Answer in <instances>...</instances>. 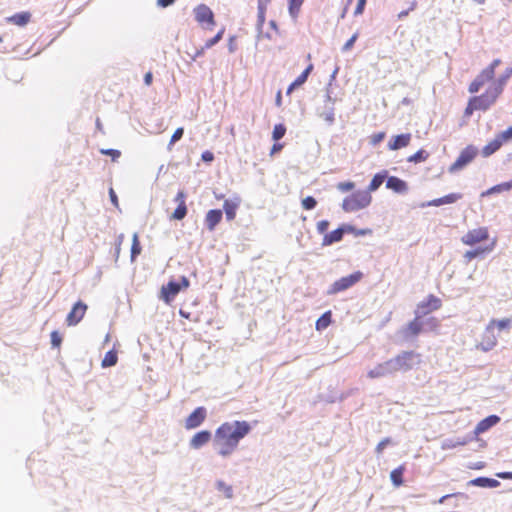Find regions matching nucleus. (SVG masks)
Wrapping results in <instances>:
<instances>
[{
  "label": "nucleus",
  "instance_id": "31",
  "mask_svg": "<svg viewBox=\"0 0 512 512\" xmlns=\"http://www.w3.org/2000/svg\"><path fill=\"white\" fill-rule=\"evenodd\" d=\"M30 19H31V14L27 11H23V12H19V13L12 15L7 20H8V22L13 23L18 26H25L26 24L29 23Z\"/></svg>",
  "mask_w": 512,
  "mask_h": 512
},
{
  "label": "nucleus",
  "instance_id": "45",
  "mask_svg": "<svg viewBox=\"0 0 512 512\" xmlns=\"http://www.w3.org/2000/svg\"><path fill=\"white\" fill-rule=\"evenodd\" d=\"M488 325H492L494 328L497 326V328L501 331L504 329H507L511 326V320L508 318L500 319V320H491Z\"/></svg>",
  "mask_w": 512,
  "mask_h": 512
},
{
  "label": "nucleus",
  "instance_id": "56",
  "mask_svg": "<svg viewBox=\"0 0 512 512\" xmlns=\"http://www.w3.org/2000/svg\"><path fill=\"white\" fill-rule=\"evenodd\" d=\"M503 143L512 140V126L498 134Z\"/></svg>",
  "mask_w": 512,
  "mask_h": 512
},
{
  "label": "nucleus",
  "instance_id": "22",
  "mask_svg": "<svg viewBox=\"0 0 512 512\" xmlns=\"http://www.w3.org/2000/svg\"><path fill=\"white\" fill-rule=\"evenodd\" d=\"M493 78L494 77L492 75L483 69L482 72L470 83L468 91L471 94L477 93L486 82Z\"/></svg>",
  "mask_w": 512,
  "mask_h": 512
},
{
  "label": "nucleus",
  "instance_id": "35",
  "mask_svg": "<svg viewBox=\"0 0 512 512\" xmlns=\"http://www.w3.org/2000/svg\"><path fill=\"white\" fill-rule=\"evenodd\" d=\"M141 251H142V247H141V244L139 241L138 234L134 233L133 238H132L131 251H130V257H131L132 262L136 260V258L140 255Z\"/></svg>",
  "mask_w": 512,
  "mask_h": 512
},
{
  "label": "nucleus",
  "instance_id": "47",
  "mask_svg": "<svg viewBox=\"0 0 512 512\" xmlns=\"http://www.w3.org/2000/svg\"><path fill=\"white\" fill-rule=\"evenodd\" d=\"M218 444L221 445V447L218 451V454L223 457L229 456L237 447V446H228V444L226 442H219Z\"/></svg>",
  "mask_w": 512,
  "mask_h": 512
},
{
  "label": "nucleus",
  "instance_id": "33",
  "mask_svg": "<svg viewBox=\"0 0 512 512\" xmlns=\"http://www.w3.org/2000/svg\"><path fill=\"white\" fill-rule=\"evenodd\" d=\"M332 322V312H324L316 321L315 327L317 331L326 329Z\"/></svg>",
  "mask_w": 512,
  "mask_h": 512
},
{
  "label": "nucleus",
  "instance_id": "12",
  "mask_svg": "<svg viewBox=\"0 0 512 512\" xmlns=\"http://www.w3.org/2000/svg\"><path fill=\"white\" fill-rule=\"evenodd\" d=\"M395 374L391 360L377 364L373 369L369 370L367 376L371 379L383 378Z\"/></svg>",
  "mask_w": 512,
  "mask_h": 512
},
{
  "label": "nucleus",
  "instance_id": "11",
  "mask_svg": "<svg viewBox=\"0 0 512 512\" xmlns=\"http://www.w3.org/2000/svg\"><path fill=\"white\" fill-rule=\"evenodd\" d=\"M347 231H352V229L350 227H346V223L341 224L335 230L328 232L324 235L322 240V246H331L335 243L342 241L344 235L347 234Z\"/></svg>",
  "mask_w": 512,
  "mask_h": 512
},
{
  "label": "nucleus",
  "instance_id": "60",
  "mask_svg": "<svg viewBox=\"0 0 512 512\" xmlns=\"http://www.w3.org/2000/svg\"><path fill=\"white\" fill-rule=\"evenodd\" d=\"M391 443V439L389 437L384 438L381 440L378 445L376 446V453L380 454L383 452V450L387 447L388 444Z\"/></svg>",
  "mask_w": 512,
  "mask_h": 512
},
{
  "label": "nucleus",
  "instance_id": "19",
  "mask_svg": "<svg viewBox=\"0 0 512 512\" xmlns=\"http://www.w3.org/2000/svg\"><path fill=\"white\" fill-rule=\"evenodd\" d=\"M386 188L392 190L397 194H406L408 192V183L397 177V176H389L386 181Z\"/></svg>",
  "mask_w": 512,
  "mask_h": 512
},
{
  "label": "nucleus",
  "instance_id": "7",
  "mask_svg": "<svg viewBox=\"0 0 512 512\" xmlns=\"http://www.w3.org/2000/svg\"><path fill=\"white\" fill-rule=\"evenodd\" d=\"M499 96L500 94L489 86L483 94L474 96L471 100L477 106L478 110L486 111L495 103Z\"/></svg>",
  "mask_w": 512,
  "mask_h": 512
},
{
  "label": "nucleus",
  "instance_id": "8",
  "mask_svg": "<svg viewBox=\"0 0 512 512\" xmlns=\"http://www.w3.org/2000/svg\"><path fill=\"white\" fill-rule=\"evenodd\" d=\"M441 306L442 301L435 295L430 294L426 299L417 305L415 315H417L418 318H422L428 313L440 309Z\"/></svg>",
  "mask_w": 512,
  "mask_h": 512
},
{
  "label": "nucleus",
  "instance_id": "38",
  "mask_svg": "<svg viewBox=\"0 0 512 512\" xmlns=\"http://www.w3.org/2000/svg\"><path fill=\"white\" fill-rule=\"evenodd\" d=\"M429 157V153L424 149H419L413 155L409 156L407 161L412 163L424 162Z\"/></svg>",
  "mask_w": 512,
  "mask_h": 512
},
{
  "label": "nucleus",
  "instance_id": "18",
  "mask_svg": "<svg viewBox=\"0 0 512 512\" xmlns=\"http://www.w3.org/2000/svg\"><path fill=\"white\" fill-rule=\"evenodd\" d=\"M500 421H501V418L496 414H492V415L485 417L484 419L479 421L478 424L476 425V427L473 431L474 436H478V435L490 430L492 427L496 426Z\"/></svg>",
  "mask_w": 512,
  "mask_h": 512
},
{
  "label": "nucleus",
  "instance_id": "17",
  "mask_svg": "<svg viewBox=\"0 0 512 512\" xmlns=\"http://www.w3.org/2000/svg\"><path fill=\"white\" fill-rule=\"evenodd\" d=\"M489 237L487 228H478L469 231L463 238L466 245H475L479 242L487 240Z\"/></svg>",
  "mask_w": 512,
  "mask_h": 512
},
{
  "label": "nucleus",
  "instance_id": "3",
  "mask_svg": "<svg viewBox=\"0 0 512 512\" xmlns=\"http://www.w3.org/2000/svg\"><path fill=\"white\" fill-rule=\"evenodd\" d=\"M390 360L395 373H406L420 363V354L415 351H402Z\"/></svg>",
  "mask_w": 512,
  "mask_h": 512
},
{
  "label": "nucleus",
  "instance_id": "32",
  "mask_svg": "<svg viewBox=\"0 0 512 512\" xmlns=\"http://www.w3.org/2000/svg\"><path fill=\"white\" fill-rule=\"evenodd\" d=\"M405 467L400 465L395 468L390 473V479L394 486L399 487L404 483L403 475H404Z\"/></svg>",
  "mask_w": 512,
  "mask_h": 512
},
{
  "label": "nucleus",
  "instance_id": "42",
  "mask_svg": "<svg viewBox=\"0 0 512 512\" xmlns=\"http://www.w3.org/2000/svg\"><path fill=\"white\" fill-rule=\"evenodd\" d=\"M346 227H350L352 229V231H347V234H354L355 236H366L372 234V230L369 228L358 229L349 223H346Z\"/></svg>",
  "mask_w": 512,
  "mask_h": 512
},
{
  "label": "nucleus",
  "instance_id": "29",
  "mask_svg": "<svg viewBox=\"0 0 512 512\" xmlns=\"http://www.w3.org/2000/svg\"><path fill=\"white\" fill-rule=\"evenodd\" d=\"M503 145V141L500 139V137L497 135L495 139L490 141L488 144H486L482 149V155L483 157H489L495 152H497L501 146Z\"/></svg>",
  "mask_w": 512,
  "mask_h": 512
},
{
  "label": "nucleus",
  "instance_id": "64",
  "mask_svg": "<svg viewBox=\"0 0 512 512\" xmlns=\"http://www.w3.org/2000/svg\"><path fill=\"white\" fill-rule=\"evenodd\" d=\"M214 158V154L209 150H206L201 154V160L204 163H211L214 160Z\"/></svg>",
  "mask_w": 512,
  "mask_h": 512
},
{
  "label": "nucleus",
  "instance_id": "28",
  "mask_svg": "<svg viewBox=\"0 0 512 512\" xmlns=\"http://www.w3.org/2000/svg\"><path fill=\"white\" fill-rule=\"evenodd\" d=\"M512 76V67L506 68L505 72L498 77L496 81H494L490 86L499 94H501L504 90V87L509 80V78Z\"/></svg>",
  "mask_w": 512,
  "mask_h": 512
},
{
  "label": "nucleus",
  "instance_id": "41",
  "mask_svg": "<svg viewBox=\"0 0 512 512\" xmlns=\"http://www.w3.org/2000/svg\"><path fill=\"white\" fill-rule=\"evenodd\" d=\"M286 126L282 123L276 124L272 131V139L277 142L281 140L286 134Z\"/></svg>",
  "mask_w": 512,
  "mask_h": 512
},
{
  "label": "nucleus",
  "instance_id": "46",
  "mask_svg": "<svg viewBox=\"0 0 512 512\" xmlns=\"http://www.w3.org/2000/svg\"><path fill=\"white\" fill-rule=\"evenodd\" d=\"M451 498H454V499H457V500L467 501L468 500V495L465 494V493H461V492L453 493V494H447V495L442 496L438 500V502L442 504V503H444L445 501H447L448 499H451Z\"/></svg>",
  "mask_w": 512,
  "mask_h": 512
},
{
  "label": "nucleus",
  "instance_id": "24",
  "mask_svg": "<svg viewBox=\"0 0 512 512\" xmlns=\"http://www.w3.org/2000/svg\"><path fill=\"white\" fill-rule=\"evenodd\" d=\"M500 482L494 478L480 476L468 482V485L481 487V488H497Z\"/></svg>",
  "mask_w": 512,
  "mask_h": 512
},
{
  "label": "nucleus",
  "instance_id": "10",
  "mask_svg": "<svg viewBox=\"0 0 512 512\" xmlns=\"http://www.w3.org/2000/svg\"><path fill=\"white\" fill-rule=\"evenodd\" d=\"M87 308H88L87 305L83 301H81V300L77 301L72 306V309L70 310V312L68 313V315L66 317L67 325L68 326L77 325L83 319Z\"/></svg>",
  "mask_w": 512,
  "mask_h": 512
},
{
  "label": "nucleus",
  "instance_id": "43",
  "mask_svg": "<svg viewBox=\"0 0 512 512\" xmlns=\"http://www.w3.org/2000/svg\"><path fill=\"white\" fill-rule=\"evenodd\" d=\"M485 252H486L485 248L478 247L473 250L466 251V253L464 254V258L469 262V261L483 255Z\"/></svg>",
  "mask_w": 512,
  "mask_h": 512
},
{
  "label": "nucleus",
  "instance_id": "39",
  "mask_svg": "<svg viewBox=\"0 0 512 512\" xmlns=\"http://www.w3.org/2000/svg\"><path fill=\"white\" fill-rule=\"evenodd\" d=\"M224 33H225V27H222L214 37L208 39L205 44H204V48L206 49H210L212 48L213 46H215L216 44H218L223 36H224Z\"/></svg>",
  "mask_w": 512,
  "mask_h": 512
},
{
  "label": "nucleus",
  "instance_id": "40",
  "mask_svg": "<svg viewBox=\"0 0 512 512\" xmlns=\"http://www.w3.org/2000/svg\"><path fill=\"white\" fill-rule=\"evenodd\" d=\"M215 486L218 491L224 492L226 498L231 499L233 497L232 486L227 485L224 481L217 480Z\"/></svg>",
  "mask_w": 512,
  "mask_h": 512
},
{
  "label": "nucleus",
  "instance_id": "34",
  "mask_svg": "<svg viewBox=\"0 0 512 512\" xmlns=\"http://www.w3.org/2000/svg\"><path fill=\"white\" fill-rule=\"evenodd\" d=\"M117 361H118L117 352L114 349H112V350H109L108 352H106L101 365L104 368L112 367L117 364Z\"/></svg>",
  "mask_w": 512,
  "mask_h": 512
},
{
  "label": "nucleus",
  "instance_id": "27",
  "mask_svg": "<svg viewBox=\"0 0 512 512\" xmlns=\"http://www.w3.org/2000/svg\"><path fill=\"white\" fill-rule=\"evenodd\" d=\"M388 171L382 170L376 173L371 179L368 188L366 191L369 193L374 192L379 189V187L383 184L384 181H387Z\"/></svg>",
  "mask_w": 512,
  "mask_h": 512
},
{
  "label": "nucleus",
  "instance_id": "16",
  "mask_svg": "<svg viewBox=\"0 0 512 512\" xmlns=\"http://www.w3.org/2000/svg\"><path fill=\"white\" fill-rule=\"evenodd\" d=\"M212 439V433L209 430H201L193 435L189 441V447L193 450H199L207 445Z\"/></svg>",
  "mask_w": 512,
  "mask_h": 512
},
{
  "label": "nucleus",
  "instance_id": "20",
  "mask_svg": "<svg viewBox=\"0 0 512 512\" xmlns=\"http://www.w3.org/2000/svg\"><path fill=\"white\" fill-rule=\"evenodd\" d=\"M412 135L410 133H402L393 136L388 142L389 150H399L409 145Z\"/></svg>",
  "mask_w": 512,
  "mask_h": 512
},
{
  "label": "nucleus",
  "instance_id": "51",
  "mask_svg": "<svg viewBox=\"0 0 512 512\" xmlns=\"http://www.w3.org/2000/svg\"><path fill=\"white\" fill-rule=\"evenodd\" d=\"M462 197H463V195L461 193H450V194L443 196L442 198H443V203L445 205V204L455 203L458 200H460Z\"/></svg>",
  "mask_w": 512,
  "mask_h": 512
},
{
  "label": "nucleus",
  "instance_id": "6",
  "mask_svg": "<svg viewBox=\"0 0 512 512\" xmlns=\"http://www.w3.org/2000/svg\"><path fill=\"white\" fill-rule=\"evenodd\" d=\"M478 153V149L473 145L466 146L459 154L455 162L449 167V173H456L470 164Z\"/></svg>",
  "mask_w": 512,
  "mask_h": 512
},
{
  "label": "nucleus",
  "instance_id": "26",
  "mask_svg": "<svg viewBox=\"0 0 512 512\" xmlns=\"http://www.w3.org/2000/svg\"><path fill=\"white\" fill-rule=\"evenodd\" d=\"M267 7L257 5V21H256V40L259 41L262 37V29L266 21Z\"/></svg>",
  "mask_w": 512,
  "mask_h": 512
},
{
  "label": "nucleus",
  "instance_id": "52",
  "mask_svg": "<svg viewBox=\"0 0 512 512\" xmlns=\"http://www.w3.org/2000/svg\"><path fill=\"white\" fill-rule=\"evenodd\" d=\"M101 153L110 156L112 161H116L121 156V152L119 150L112 148L102 149Z\"/></svg>",
  "mask_w": 512,
  "mask_h": 512
},
{
  "label": "nucleus",
  "instance_id": "2",
  "mask_svg": "<svg viewBox=\"0 0 512 512\" xmlns=\"http://www.w3.org/2000/svg\"><path fill=\"white\" fill-rule=\"evenodd\" d=\"M372 196L368 191L357 190L347 196L342 202V209L345 212H355L370 205Z\"/></svg>",
  "mask_w": 512,
  "mask_h": 512
},
{
  "label": "nucleus",
  "instance_id": "25",
  "mask_svg": "<svg viewBox=\"0 0 512 512\" xmlns=\"http://www.w3.org/2000/svg\"><path fill=\"white\" fill-rule=\"evenodd\" d=\"M473 440V437L471 436H465V437H456V438H447L443 440L442 442V449H453L458 446H464L470 441Z\"/></svg>",
  "mask_w": 512,
  "mask_h": 512
},
{
  "label": "nucleus",
  "instance_id": "61",
  "mask_svg": "<svg viewBox=\"0 0 512 512\" xmlns=\"http://www.w3.org/2000/svg\"><path fill=\"white\" fill-rule=\"evenodd\" d=\"M186 193L184 190H179L176 194V196L174 197V202H176L177 204H186Z\"/></svg>",
  "mask_w": 512,
  "mask_h": 512
},
{
  "label": "nucleus",
  "instance_id": "15",
  "mask_svg": "<svg viewBox=\"0 0 512 512\" xmlns=\"http://www.w3.org/2000/svg\"><path fill=\"white\" fill-rule=\"evenodd\" d=\"M180 291L178 280L171 279L166 285L162 286L160 298L166 304H170Z\"/></svg>",
  "mask_w": 512,
  "mask_h": 512
},
{
  "label": "nucleus",
  "instance_id": "14",
  "mask_svg": "<svg viewBox=\"0 0 512 512\" xmlns=\"http://www.w3.org/2000/svg\"><path fill=\"white\" fill-rule=\"evenodd\" d=\"M497 345V337L494 334L492 325H488L483 333L481 342L477 348L483 352L491 351Z\"/></svg>",
  "mask_w": 512,
  "mask_h": 512
},
{
  "label": "nucleus",
  "instance_id": "50",
  "mask_svg": "<svg viewBox=\"0 0 512 512\" xmlns=\"http://www.w3.org/2000/svg\"><path fill=\"white\" fill-rule=\"evenodd\" d=\"M51 346L52 348H59L61 346V343H62V336L61 334L58 332V331H52L51 332Z\"/></svg>",
  "mask_w": 512,
  "mask_h": 512
},
{
  "label": "nucleus",
  "instance_id": "49",
  "mask_svg": "<svg viewBox=\"0 0 512 512\" xmlns=\"http://www.w3.org/2000/svg\"><path fill=\"white\" fill-rule=\"evenodd\" d=\"M184 135V128L179 127L177 128L173 135L171 136L170 142L168 144V149H171V146H173L176 142H178Z\"/></svg>",
  "mask_w": 512,
  "mask_h": 512
},
{
  "label": "nucleus",
  "instance_id": "9",
  "mask_svg": "<svg viewBox=\"0 0 512 512\" xmlns=\"http://www.w3.org/2000/svg\"><path fill=\"white\" fill-rule=\"evenodd\" d=\"M207 417V409L204 406H199L194 409L185 420V428L187 430L198 428L202 425Z\"/></svg>",
  "mask_w": 512,
  "mask_h": 512
},
{
  "label": "nucleus",
  "instance_id": "23",
  "mask_svg": "<svg viewBox=\"0 0 512 512\" xmlns=\"http://www.w3.org/2000/svg\"><path fill=\"white\" fill-rule=\"evenodd\" d=\"M223 217V212L220 209H211L207 212L205 217V226L209 231H213L220 223Z\"/></svg>",
  "mask_w": 512,
  "mask_h": 512
},
{
  "label": "nucleus",
  "instance_id": "37",
  "mask_svg": "<svg viewBox=\"0 0 512 512\" xmlns=\"http://www.w3.org/2000/svg\"><path fill=\"white\" fill-rule=\"evenodd\" d=\"M188 213L186 204H178L173 213L170 216V220H183Z\"/></svg>",
  "mask_w": 512,
  "mask_h": 512
},
{
  "label": "nucleus",
  "instance_id": "13",
  "mask_svg": "<svg viewBox=\"0 0 512 512\" xmlns=\"http://www.w3.org/2000/svg\"><path fill=\"white\" fill-rule=\"evenodd\" d=\"M415 315V318L401 329L402 337L405 340L417 337L423 330L424 323Z\"/></svg>",
  "mask_w": 512,
  "mask_h": 512
},
{
  "label": "nucleus",
  "instance_id": "57",
  "mask_svg": "<svg viewBox=\"0 0 512 512\" xmlns=\"http://www.w3.org/2000/svg\"><path fill=\"white\" fill-rule=\"evenodd\" d=\"M336 101H337V98L332 96L331 88L326 87L325 104L334 106Z\"/></svg>",
  "mask_w": 512,
  "mask_h": 512
},
{
  "label": "nucleus",
  "instance_id": "55",
  "mask_svg": "<svg viewBox=\"0 0 512 512\" xmlns=\"http://www.w3.org/2000/svg\"><path fill=\"white\" fill-rule=\"evenodd\" d=\"M330 226V222L328 220H321L317 223V232L319 234H326L328 233L327 230Z\"/></svg>",
  "mask_w": 512,
  "mask_h": 512
},
{
  "label": "nucleus",
  "instance_id": "1",
  "mask_svg": "<svg viewBox=\"0 0 512 512\" xmlns=\"http://www.w3.org/2000/svg\"><path fill=\"white\" fill-rule=\"evenodd\" d=\"M252 430L247 421H233L221 424L215 431V443L226 442L228 446H238L241 439Z\"/></svg>",
  "mask_w": 512,
  "mask_h": 512
},
{
  "label": "nucleus",
  "instance_id": "59",
  "mask_svg": "<svg viewBox=\"0 0 512 512\" xmlns=\"http://www.w3.org/2000/svg\"><path fill=\"white\" fill-rule=\"evenodd\" d=\"M501 63L500 59H494L489 66H487L484 70H486L490 75L494 77L495 75V69L498 67Z\"/></svg>",
  "mask_w": 512,
  "mask_h": 512
},
{
  "label": "nucleus",
  "instance_id": "53",
  "mask_svg": "<svg viewBox=\"0 0 512 512\" xmlns=\"http://www.w3.org/2000/svg\"><path fill=\"white\" fill-rule=\"evenodd\" d=\"M354 187H355V184L352 181L339 182L337 184L338 190H340L342 192H349V191L353 190Z\"/></svg>",
  "mask_w": 512,
  "mask_h": 512
},
{
  "label": "nucleus",
  "instance_id": "44",
  "mask_svg": "<svg viewBox=\"0 0 512 512\" xmlns=\"http://www.w3.org/2000/svg\"><path fill=\"white\" fill-rule=\"evenodd\" d=\"M317 200L313 196H306L302 199L301 205L305 210H313L317 206Z\"/></svg>",
  "mask_w": 512,
  "mask_h": 512
},
{
  "label": "nucleus",
  "instance_id": "63",
  "mask_svg": "<svg viewBox=\"0 0 512 512\" xmlns=\"http://www.w3.org/2000/svg\"><path fill=\"white\" fill-rule=\"evenodd\" d=\"M300 6L298 5H293V4H290L288 3V12H289V15L292 17V18H297L298 17V14L300 12Z\"/></svg>",
  "mask_w": 512,
  "mask_h": 512
},
{
  "label": "nucleus",
  "instance_id": "62",
  "mask_svg": "<svg viewBox=\"0 0 512 512\" xmlns=\"http://www.w3.org/2000/svg\"><path fill=\"white\" fill-rule=\"evenodd\" d=\"M227 48H228L229 53H231V54L234 53L237 50L236 36L235 35H232V36L229 37Z\"/></svg>",
  "mask_w": 512,
  "mask_h": 512
},
{
  "label": "nucleus",
  "instance_id": "30",
  "mask_svg": "<svg viewBox=\"0 0 512 512\" xmlns=\"http://www.w3.org/2000/svg\"><path fill=\"white\" fill-rule=\"evenodd\" d=\"M239 207V201L234 202L232 200H225L223 204V210L227 221H232L236 217V211Z\"/></svg>",
  "mask_w": 512,
  "mask_h": 512
},
{
  "label": "nucleus",
  "instance_id": "58",
  "mask_svg": "<svg viewBox=\"0 0 512 512\" xmlns=\"http://www.w3.org/2000/svg\"><path fill=\"white\" fill-rule=\"evenodd\" d=\"M366 3H367V0H358L357 1V5L354 10L355 16H359V15L363 14V12L365 10Z\"/></svg>",
  "mask_w": 512,
  "mask_h": 512
},
{
  "label": "nucleus",
  "instance_id": "5",
  "mask_svg": "<svg viewBox=\"0 0 512 512\" xmlns=\"http://www.w3.org/2000/svg\"><path fill=\"white\" fill-rule=\"evenodd\" d=\"M195 20L205 30H213L216 25L215 16L212 9L206 4H199L193 9Z\"/></svg>",
  "mask_w": 512,
  "mask_h": 512
},
{
  "label": "nucleus",
  "instance_id": "36",
  "mask_svg": "<svg viewBox=\"0 0 512 512\" xmlns=\"http://www.w3.org/2000/svg\"><path fill=\"white\" fill-rule=\"evenodd\" d=\"M334 111H335L334 106L325 104L324 111L320 114V117H322L329 126L333 125L335 122V112Z\"/></svg>",
  "mask_w": 512,
  "mask_h": 512
},
{
  "label": "nucleus",
  "instance_id": "21",
  "mask_svg": "<svg viewBox=\"0 0 512 512\" xmlns=\"http://www.w3.org/2000/svg\"><path fill=\"white\" fill-rule=\"evenodd\" d=\"M313 64H309L302 73L288 86L286 94L290 95L294 90L301 87L308 79L309 75L313 71Z\"/></svg>",
  "mask_w": 512,
  "mask_h": 512
},
{
  "label": "nucleus",
  "instance_id": "54",
  "mask_svg": "<svg viewBox=\"0 0 512 512\" xmlns=\"http://www.w3.org/2000/svg\"><path fill=\"white\" fill-rule=\"evenodd\" d=\"M385 138V132H378V133H375L373 134L371 137H370V144L372 146H376L378 145L379 143H381Z\"/></svg>",
  "mask_w": 512,
  "mask_h": 512
},
{
  "label": "nucleus",
  "instance_id": "4",
  "mask_svg": "<svg viewBox=\"0 0 512 512\" xmlns=\"http://www.w3.org/2000/svg\"><path fill=\"white\" fill-rule=\"evenodd\" d=\"M362 278L363 273L361 271H355L350 275L341 277L330 285L326 294L330 296L346 291L358 283Z\"/></svg>",
  "mask_w": 512,
  "mask_h": 512
},
{
  "label": "nucleus",
  "instance_id": "48",
  "mask_svg": "<svg viewBox=\"0 0 512 512\" xmlns=\"http://www.w3.org/2000/svg\"><path fill=\"white\" fill-rule=\"evenodd\" d=\"M358 37H359V32L357 31L346 41V43L342 46L341 51L342 52L350 51L353 48Z\"/></svg>",
  "mask_w": 512,
  "mask_h": 512
}]
</instances>
